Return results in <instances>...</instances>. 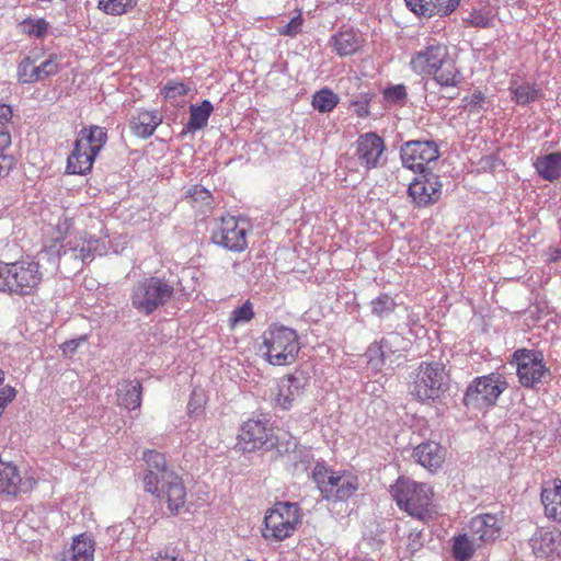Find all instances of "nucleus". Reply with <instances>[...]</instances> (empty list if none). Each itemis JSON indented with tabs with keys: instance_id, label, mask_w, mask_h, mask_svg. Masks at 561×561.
I'll return each instance as SVG.
<instances>
[{
	"instance_id": "c9c22d12",
	"label": "nucleus",
	"mask_w": 561,
	"mask_h": 561,
	"mask_svg": "<svg viewBox=\"0 0 561 561\" xmlns=\"http://www.w3.org/2000/svg\"><path fill=\"white\" fill-rule=\"evenodd\" d=\"M513 99L519 105H526L536 101L539 96V90L535 84L523 83L516 87H512Z\"/></svg>"
},
{
	"instance_id": "a19ab883",
	"label": "nucleus",
	"mask_w": 561,
	"mask_h": 561,
	"mask_svg": "<svg viewBox=\"0 0 561 561\" xmlns=\"http://www.w3.org/2000/svg\"><path fill=\"white\" fill-rule=\"evenodd\" d=\"M365 355L368 359V365L375 371H380L385 366L386 359L389 358L387 354L383 352V348L381 347L379 341H375L374 343H371L368 346Z\"/></svg>"
},
{
	"instance_id": "9d476101",
	"label": "nucleus",
	"mask_w": 561,
	"mask_h": 561,
	"mask_svg": "<svg viewBox=\"0 0 561 561\" xmlns=\"http://www.w3.org/2000/svg\"><path fill=\"white\" fill-rule=\"evenodd\" d=\"M391 494L397 505L409 515L424 519L428 514L433 492L427 484L400 478L391 486Z\"/></svg>"
},
{
	"instance_id": "c03bdc74",
	"label": "nucleus",
	"mask_w": 561,
	"mask_h": 561,
	"mask_svg": "<svg viewBox=\"0 0 561 561\" xmlns=\"http://www.w3.org/2000/svg\"><path fill=\"white\" fill-rule=\"evenodd\" d=\"M302 25V11L297 10L296 15L287 24L279 26L277 31L283 36L296 37L301 32Z\"/></svg>"
},
{
	"instance_id": "8fccbe9b",
	"label": "nucleus",
	"mask_w": 561,
	"mask_h": 561,
	"mask_svg": "<svg viewBox=\"0 0 561 561\" xmlns=\"http://www.w3.org/2000/svg\"><path fill=\"white\" fill-rule=\"evenodd\" d=\"M369 102L368 94H360L351 105L358 117H367L369 115Z\"/></svg>"
},
{
	"instance_id": "58836bf2",
	"label": "nucleus",
	"mask_w": 561,
	"mask_h": 561,
	"mask_svg": "<svg viewBox=\"0 0 561 561\" xmlns=\"http://www.w3.org/2000/svg\"><path fill=\"white\" fill-rule=\"evenodd\" d=\"M12 108L7 104H0V147L9 148L11 145V134L9 125L12 119Z\"/></svg>"
},
{
	"instance_id": "37998d69",
	"label": "nucleus",
	"mask_w": 561,
	"mask_h": 561,
	"mask_svg": "<svg viewBox=\"0 0 561 561\" xmlns=\"http://www.w3.org/2000/svg\"><path fill=\"white\" fill-rule=\"evenodd\" d=\"M65 243H60L58 239L53 241L50 244H45L41 251L43 260H47L54 266L57 265L58 261L65 259L64 256Z\"/></svg>"
},
{
	"instance_id": "864d4df0",
	"label": "nucleus",
	"mask_w": 561,
	"mask_h": 561,
	"mask_svg": "<svg viewBox=\"0 0 561 561\" xmlns=\"http://www.w3.org/2000/svg\"><path fill=\"white\" fill-rule=\"evenodd\" d=\"M87 341H88V335L84 334L77 339H72V340L64 342L60 345V348H61L64 355L71 356L77 352L78 347L80 345H82L83 343H85Z\"/></svg>"
},
{
	"instance_id": "052dcab7",
	"label": "nucleus",
	"mask_w": 561,
	"mask_h": 561,
	"mask_svg": "<svg viewBox=\"0 0 561 561\" xmlns=\"http://www.w3.org/2000/svg\"><path fill=\"white\" fill-rule=\"evenodd\" d=\"M549 263H554L561 261V249L560 248H549L547 252Z\"/></svg>"
},
{
	"instance_id": "7ed1b4c3",
	"label": "nucleus",
	"mask_w": 561,
	"mask_h": 561,
	"mask_svg": "<svg viewBox=\"0 0 561 561\" xmlns=\"http://www.w3.org/2000/svg\"><path fill=\"white\" fill-rule=\"evenodd\" d=\"M449 373L440 362H421L412 374L410 394L422 403L435 402L449 390Z\"/></svg>"
},
{
	"instance_id": "a18cd8bd",
	"label": "nucleus",
	"mask_w": 561,
	"mask_h": 561,
	"mask_svg": "<svg viewBox=\"0 0 561 561\" xmlns=\"http://www.w3.org/2000/svg\"><path fill=\"white\" fill-rule=\"evenodd\" d=\"M485 96L481 91H474L470 98L462 100V107L470 114H478L483 108Z\"/></svg>"
},
{
	"instance_id": "603ef678",
	"label": "nucleus",
	"mask_w": 561,
	"mask_h": 561,
	"mask_svg": "<svg viewBox=\"0 0 561 561\" xmlns=\"http://www.w3.org/2000/svg\"><path fill=\"white\" fill-rule=\"evenodd\" d=\"M8 148L0 147V178L9 175L10 171L15 164V160L11 154H7L4 151Z\"/></svg>"
},
{
	"instance_id": "79ce46f5",
	"label": "nucleus",
	"mask_w": 561,
	"mask_h": 561,
	"mask_svg": "<svg viewBox=\"0 0 561 561\" xmlns=\"http://www.w3.org/2000/svg\"><path fill=\"white\" fill-rule=\"evenodd\" d=\"M407 7L416 15L431 18L436 15L438 0H404Z\"/></svg>"
},
{
	"instance_id": "1a4fd4ad",
	"label": "nucleus",
	"mask_w": 561,
	"mask_h": 561,
	"mask_svg": "<svg viewBox=\"0 0 561 561\" xmlns=\"http://www.w3.org/2000/svg\"><path fill=\"white\" fill-rule=\"evenodd\" d=\"M321 496L327 501H345L357 490V478L351 473L337 472L325 466L317 463L311 473Z\"/></svg>"
},
{
	"instance_id": "72a5a7b5",
	"label": "nucleus",
	"mask_w": 561,
	"mask_h": 561,
	"mask_svg": "<svg viewBox=\"0 0 561 561\" xmlns=\"http://www.w3.org/2000/svg\"><path fill=\"white\" fill-rule=\"evenodd\" d=\"M536 548L547 556L561 557V531H545Z\"/></svg>"
},
{
	"instance_id": "680f3d73",
	"label": "nucleus",
	"mask_w": 561,
	"mask_h": 561,
	"mask_svg": "<svg viewBox=\"0 0 561 561\" xmlns=\"http://www.w3.org/2000/svg\"><path fill=\"white\" fill-rule=\"evenodd\" d=\"M350 561H375L373 558H368V557H359V558H354Z\"/></svg>"
},
{
	"instance_id": "393cba45",
	"label": "nucleus",
	"mask_w": 561,
	"mask_h": 561,
	"mask_svg": "<svg viewBox=\"0 0 561 561\" xmlns=\"http://www.w3.org/2000/svg\"><path fill=\"white\" fill-rule=\"evenodd\" d=\"M118 404L128 410H136L141 407L142 386L139 380H123L117 387Z\"/></svg>"
},
{
	"instance_id": "b1692460",
	"label": "nucleus",
	"mask_w": 561,
	"mask_h": 561,
	"mask_svg": "<svg viewBox=\"0 0 561 561\" xmlns=\"http://www.w3.org/2000/svg\"><path fill=\"white\" fill-rule=\"evenodd\" d=\"M537 174L547 182H554L561 178V150L539 156L533 162Z\"/></svg>"
},
{
	"instance_id": "473e14b6",
	"label": "nucleus",
	"mask_w": 561,
	"mask_h": 561,
	"mask_svg": "<svg viewBox=\"0 0 561 561\" xmlns=\"http://www.w3.org/2000/svg\"><path fill=\"white\" fill-rule=\"evenodd\" d=\"M339 96L332 90L324 88L317 91L312 96V106L320 113L332 112L339 104Z\"/></svg>"
},
{
	"instance_id": "a211bd4d",
	"label": "nucleus",
	"mask_w": 561,
	"mask_h": 561,
	"mask_svg": "<svg viewBox=\"0 0 561 561\" xmlns=\"http://www.w3.org/2000/svg\"><path fill=\"white\" fill-rule=\"evenodd\" d=\"M307 385L308 378L302 373L280 378L277 382L275 405L282 410L291 409L294 403L302 396Z\"/></svg>"
},
{
	"instance_id": "a878e982",
	"label": "nucleus",
	"mask_w": 561,
	"mask_h": 561,
	"mask_svg": "<svg viewBox=\"0 0 561 561\" xmlns=\"http://www.w3.org/2000/svg\"><path fill=\"white\" fill-rule=\"evenodd\" d=\"M21 484L19 468L10 461L0 460V495L16 496L21 491Z\"/></svg>"
},
{
	"instance_id": "ddd939ff",
	"label": "nucleus",
	"mask_w": 561,
	"mask_h": 561,
	"mask_svg": "<svg viewBox=\"0 0 561 561\" xmlns=\"http://www.w3.org/2000/svg\"><path fill=\"white\" fill-rule=\"evenodd\" d=\"M252 230L251 222L243 217L222 216L211 234L215 244L231 252H243L248 248V236Z\"/></svg>"
},
{
	"instance_id": "bb28decb",
	"label": "nucleus",
	"mask_w": 561,
	"mask_h": 561,
	"mask_svg": "<svg viewBox=\"0 0 561 561\" xmlns=\"http://www.w3.org/2000/svg\"><path fill=\"white\" fill-rule=\"evenodd\" d=\"M94 542L90 536L82 534L73 539L69 550L64 552L60 561H93Z\"/></svg>"
},
{
	"instance_id": "7c9ffc66",
	"label": "nucleus",
	"mask_w": 561,
	"mask_h": 561,
	"mask_svg": "<svg viewBox=\"0 0 561 561\" xmlns=\"http://www.w3.org/2000/svg\"><path fill=\"white\" fill-rule=\"evenodd\" d=\"M379 342L389 358L393 355H401V353L407 352L411 344L410 340L394 331L383 335Z\"/></svg>"
},
{
	"instance_id": "aec40b11",
	"label": "nucleus",
	"mask_w": 561,
	"mask_h": 561,
	"mask_svg": "<svg viewBox=\"0 0 561 561\" xmlns=\"http://www.w3.org/2000/svg\"><path fill=\"white\" fill-rule=\"evenodd\" d=\"M412 456L423 468L435 472L445 461L446 449L436 442H426L417 445Z\"/></svg>"
},
{
	"instance_id": "f8f14e48",
	"label": "nucleus",
	"mask_w": 561,
	"mask_h": 561,
	"mask_svg": "<svg viewBox=\"0 0 561 561\" xmlns=\"http://www.w3.org/2000/svg\"><path fill=\"white\" fill-rule=\"evenodd\" d=\"M511 364L516 366L518 381L525 388L535 389L551 379L540 351L518 348L513 353Z\"/></svg>"
},
{
	"instance_id": "e433bc0d",
	"label": "nucleus",
	"mask_w": 561,
	"mask_h": 561,
	"mask_svg": "<svg viewBox=\"0 0 561 561\" xmlns=\"http://www.w3.org/2000/svg\"><path fill=\"white\" fill-rule=\"evenodd\" d=\"M474 553V546L467 535L454 538L453 556L456 561H468Z\"/></svg>"
},
{
	"instance_id": "5fc2aeb1",
	"label": "nucleus",
	"mask_w": 561,
	"mask_h": 561,
	"mask_svg": "<svg viewBox=\"0 0 561 561\" xmlns=\"http://www.w3.org/2000/svg\"><path fill=\"white\" fill-rule=\"evenodd\" d=\"M461 0H438L436 14L439 16H448L457 10Z\"/></svg>"
},
{
	"instance_id": "0e129e2a",
	"label": "nucleus",
	"mask_w": 561,
	"mask_h": 561,
	"mask_svg": "<svg viewBox=\"0 0 561 561\" xmlns=\"http://www.w3.org/2000/svg\"><path fill=\"white\" fill-rule=\"evenodd\" d=\"M458 93H456L455 95H449L448 99H454L455 96H457Z\"/></svg>"
},
{
	"instance_id": "412c9836",
	"label": "nucleus",
	"mask_w": 561,
	"mask_h": 561,
	"mask_svg": "<svg viewBox=\"0 0 561 561\" xmlns=\"http://www.w3.org/2000/svg\"><path fill=\"white\" fill-rule=\"evenodd\" d=\"M161 123L162 116L158 111L140 110L131 116L129 128L135 136L146 139L153 135Z\"/></svg>"
},
{
	"instance_id": "9b49d317",
	"label": "nucleus",
	"mask_w": 561,
	"mask_h": 561,
	"mask_svg": "<svg viewBox=\"0 0 561 561\" xmlns=\"http://www.w3.org/2000/svg\"><path fill=\"white\" fill-rule=\"evenodd\" d=\"M507 388L506 378L497 371L476 377L465 391L463 403L476 409L493 407Z\"/></svg>"
},
{
	"instance_id": "49530a36",
	"label": "nucleus",
	"mask_w": 561,
	"mask_h": 561,
	"mask_svg": "<svg viewBox=\"0 0 561 561\" xmlns=\"http://www.w3.org/2000/svg\"><path fill=\"white\" fill-rule=\"evenodd\" d=\"M408 96L407 88L404 84L391 85L383 90V99L392 104L403 102Z\"/></svg>"
},
{
	"instance_id": "6e6d98bb",
	"label": "nucleus",
	"mask_w": 561,
	"mask_h": 561,
	"mask_svg": "<svg viewBox=\"0 0 561 561\" xmlns=\"http://www.w3.org/2000/svg\"><path fill=\"white\" fill-rule=\"evenodd\" d=\"M16 391L11 386H5L0 389V416L2 415L5 407L13 401Z\"/></svg>"
},
{
	"instance_id": "6ab92c4d",
	"label": "nucleus",
	"mask_w": 561,
	"mask_h": 561,
	"mask_svg": "<svg viewBox=\"0 0 561 561\" xmlns=\"http://www.w3.org/2000/svg\"><path fill=\"white\" fill-rule=\"evenodd\" d=\"M239 438L244 450L252 451L262 448L270 439V430L266 422L248 420L241 426Z\"/></svg>"
},
{
	"instance_id": "de8ad7c7",
	"label": "nucleus",
	"mask_w": 561,
	"mask_h": 561,
	"mask_svg": "<svg viewBox=\"0 0 561 561\" xmlns=\"http://www.w3.org/2000/svg\"><path fill=\"white\" fill-rule=\"evenodd\" d=\"M185 197L194 203L208 205L211 199V193L202 185H193L187 190Z\"/></svg>"
},
{
	"instance_id": "f03ea898",
	"label": "nucleus",
	"mask_w": 561,
	"mask_h": 561,
	"mask_svg": "<svg viewBox=\"0 0 561 561\" xmlns=\"http://www.w3.org/2000/svg\"><path fill=\"white\" fill-rule=\"evenodd\" d=\"M410 68L416 75L433 76V80L443 89H457L463 80L448 47L436 42L416 51L410 60Z\"/></svg>"
},
{
	"instance_id": "c85d7f7f",
	"label": "nucleus",
	"mask_w": 561,
	"mask_h": 561,
	"mask_svg": "<svg viewBox=\"0 0 561 561\" xmlns=\"http://www.w3.org/2000/svg\"><path fill=\"white\" fill-rule=\"evenodd\" d=\"M331 43L339 56H348L360 47L359 37L353 32H340L332 36Z\"/></svg>"
},
{
	"instance_id": "5701e85b",
	"label": "nucleus",
	"mask_w": 561,
	"mask_h": 561,
	"mask_svg": "<svg viewBox=\"0 0 561 561\" xmlns=\"http://www.w3.org/2000/svg\"><path fill=\"white\" fill-rule=\"evenodd\" d=\"M541 502L549 519L561 522V480L553 479L541 490Z\"/></svg>"
},
{
	"instance_id": "3c124183",
	"label": "nucleus",
	"mask_w": 561,
	"mask_h": 561,
	"mask_svg": "<svg viewBox=\"0 0 561 561\" xmlns=\"http://www.w3.org/2000/svg\"><path fill=\"white\" fill-rule=\"evenodd\" d=\"M39 66L42 69V73L45 78L54 76V75L58 73L60 70V64L58 61L57 55H50Z\"/></svg>"
},
{
	"instance_id": "4c0bfd02",
	"label": "nucleus",
	"mask_w": 561,
	"mask_h": 561,
	"mask_svg": "<svg viewBox=\"0 0 561 561\" xmlns=\"http://www.w3.org/2000/svg\"><path fill=\"white\" fill-rule=\"evenodd\" d=\"M371 313L378 318H385L391 314L397 304L394 299L388 294H380L370 302Z\"/></svg>"
},
{
	"instance_id": "0eeeda50",
	"label": "nucleus",
	"mask_w": 561,
	"mask_h": 561,
	"mask_svg": "<svg viewBox=\"0 0 561 561\" xmlns=\"http://www.w3.org/2000/svg\"><path fill=\"white\" fill-rule=\"evenodd\" d=\"M300 520L298 503L277 502L265 513L262 536L267 541L280 542L294 535Z\"/></svg>"
},
{
	"instance_id": "bf43d9fd",
	"label": "nucleus",
	"mask_w": 561,
	"mask_h": 561,
	"mask_svg": "<svg viewBox=\"0 0 561 561\" xmlns=\"http://www.w3.org/2000/svg\"><path fill=\"white\" fill-rule=\"evenodd\" d=\"M27 79L30 82L34 83V82L42 81L46 78L42 73L41 66H35L34 64H32L31 70H30V76L27 77Z\"/></svg>"
},
{
	"instance_id": "cd10ccee",
	"label": "nucleus",
	"mask_w": 561,
	"mask_h": 561,
	"mask_svg": "<svg viewBox=\"0 0 561 561\" xmlns=\"http://www.w3.org/2000/svg\"><path fill=\"white\" fill-rule=\"evenodd\" d=\"M214 111L213 104L208 100H204L199 105L192 104L190 106V118L185 125L187 131L203 129Z\"/></svg>"
},
{
	"instance_id": "13d9d810",
	"label": "nucleus",
	"mask_w": 561,
	"mask_h": 561,
	"mask_svg": "<svg viewBox=\"0 0 561 561\" xmlns=\"http://www.w3.org/2000/svg\"><path fill=\"white\" fill-rule=\"evenodd\" d=\"M151 561H184V560L179 557V554L175 552V550L164 549V550H159L156 553V556L152 557Z\"/></svg>"
},
{
	"instance_id": "4d7b16f0",
	"label": "nucleus",
	"mask_w": 561,
	"mask_h": 561,
	"mask_svg": "<svg viewBox=\"0 0 561 561\" xmlns=\"http://www.w3.org/2000/svg\"><path fill=\"white\" fill-rule=\"evenodd\" d=\"M34 64V60L31 57H24L22 61L18 66V79L22 83H31L27 79L30 76L31 66Z\"/></svg>"
},
{
	"instance_id": "2eb2a0df",
	"label": "nucleus",
	"mask_w": 561,
	"mask_h": 561,
	"mask_svg": "<svg viewBox=\"0 0 561 561\" xmlns=\"http://www.w3.org/2000/svg\"><path fill=\"white\" fill-rule=\"evenodd\" d=\"M105 252L106 247L103 241L88 233H82L65 243L64 256L65 260H73L83 265L90 263L96 254L103 255Z\"/></svg>"
},
{
	"instance_id": "dca6fc26",
	"label": "nucleus",
	"mask_w": 561,
	"mask_h": 561,
	"mask_svg": "<svg viewBox=\"0 0 561 561\" xmlns=\"http://www.w3.org/2000/svg\"><path fill=\"white\" fill-rule=\"evenodd\" d=\"M409 185L408 194L417 207L435 204L442 195V183L438 175L432 172L420 173Z\"/></svg>"
},
{
	"instance_id": "f3484780",
	"label": "nucleus",
	"mask_w": 561,
	"mask_h": 561,
	"mask_svg": "<svg viewBox=\"0 0 561 561\" xmlns=\"http://www.w3.org/2000/svg\"><path fill=\"white\" fill-rule=\"evenodd\" d=\"M386 145L383 138L374 131L360 135L356 140L355 156L367 170L382 165Z\"/></svg>"
},
{
	"instance_id": "4be33fe9",
	"label": "nucleus",
	"mask_w": 561,
	"mask_h": 561,
	"mask_svg": "<svg viewBox=\"0 0 561 561\" xmlns=\"http://www.w3.org/2000/svg\"><path fill=\"white\" fill-rule=\"evenodd\" d=\"M472 536L480 541L494 540L500 536L501 527L496 516L483 514L473 517L469 524Z\"/></svg>"
},
{
	"instance_id": "f257e3e1",
	"label": "nucleus",
	"mask_w": 561,
	"mask_h": 561,
	"mask_svg": "<svg viewBox=\"0 0 561 561\" xmlns=\"http://www.w3.org/2000/svg\"><path fill=\"white\" fill-rule=\"evenodd\" d=\"M147 471L142 477L144 489L167 504L171 515H179L186 503V489L181 477L168 468L163 454L146 450L142 456Z\"/></svg>"
},
{
	"instance_id": "e2e57ef3",
	"label": "nucleus",
	"mask_w": 561,
	"mask_h": 561,
	"mask_svg": "<svg viewBox=\"0 0 561 561\" xmlns=\"http://www.w3.org/2000/svg\"><path fill=\"white\" fill-rule=\"evenodd\" d=\"M4 378H5V374H4V371L0 368V386L3 383Z\"/></svg>"
},
{
	"instance_id": "423d86ee",
	"label": "nucleus",
	"mask_w": 561,
	"mask_h": 561,
	"mask_svg": "<svg viewBox=\"0 0 561 561\" xmlns=\"http://www.w3.org/2000/svg\"><path fill=\"white\" fill-rule=\"evenodd\" d=\"M107 141V131L104 127L92 125L83 127L75 141L73 149L67 158V172L70 174H85Z\"/></svg>"
},
{
	"instance_id": "39448f33",
	"label": "nucleus",
	"mask_w": 561,
	"mask_h": 561,
	"mask_svg": "<svg viewBox=\"0 0 561 561\" xmlns=\"http://www.w3.org/2000/svg\"><path fill=\"white\" fill-rule=\"evenodd\" d=\"M43 280V273L38 262L15 261L5 263L0 261V291L14 296L33 295Z\"/></svg>"
},
{
	"instance_id": "20e7f679",
	"label": "nucleus",
	"mask_w": 561,
	"mask_h": 561,
	"mask_svg": "<svg viewBox=\"0 0 561 561\" xmlns=\"http://www.w3.org/2000/svg\"><path fill=\"white\" fill-rule=\"evenodd\" d=\"M261 339L260 352L271 365L287 366L296 362L301 346L294 329L272 324L263 332Z\"/></svg>"
},
{
	"instance_id": "6e6552de",
	"label": "nucleus",
	"mask_w": 561,
	"mask_h": 561,
	"mask_svg": "<svg viewBox=\"0 0 561 561\" xmlns=\"http://www.w3.org/2000/svg\"><path fill=\"white\" fill-rule=\"evenodd\" d=\"M174 295L171 282L159 276H150L138 282L130 295L131 306L146 316L165 306Z\"/></svg>"
},
{
	"instance_id": "2f4dec72",
	"label": "nucleus",
	"mask_w": 561,
	"mask_h": 561,
	"mask_svg": "<svg viewBox=\"0 0 561 561\" xmlns=\"http://www.w3.org/2000/svg\"><path fill=\"white\" fill-rule=\"evenodd\" d=\"M494 15L489 8L473 9L468 16L462 19L466 27L489 28L493 26Z\"/></svg>"
},
{
	"instance_id": "ea45409f",
	"label": "nucleus",
	"mask_w": 561,
	"mask_h": 561,
	"mask_svg": "<svg viewBox=\"0 0 561 561\" xmlns=\"http://www.w3.org/2000/svg\"><path fill=\"white\" fill-rule=\"evenodd\" d=\"M253 305L247 300L242 306L234 308L229 317V327L231 329L250 322L254 318Z\"/></svg>"
},
{
	"instance_id": "f704fd0d",
	"label": "nucleus",
	"mask_w": 561,
	"mask_h": 561,
	"mask_svg": "<svg viewBox=\"0 0 561 561\" xmlns=\"http://www.w3.org/2000/svg\"><path fill=\"white\" fill-rule=\"evenodd\" d=\"M22 33L35 38H44L49 28V23L43 18H27L20 23Z\"/></svg>"
},
{
	"instance_id": "4468645a",
	"label": "nucleus",
	"mask_w": 561,
	"mask_h": 561,
	"mask_svg": "<svg viewBox=\"0 0 561 561\" xmlns=\"http://www.w3.org/2000/svg\"><path fill=\"white\" fill-rule=\"evenodd\" d=\"M439 157V147L433 139L409 140L400 147L402 165L413 172H432Z\"/></svg>"
},
{
	"instance_id": "09e8293b",
	"label": "nucleus",
	"mask_w": 561,
	"mask_h": 561,
	"mask_svg": "<svg viewBox=\"0 0 561 561\" xmlns=\"http://www.w3.org/2000/svg\"><path fill=\"white\" fill-rule=\"evenodd\" d=\"M190 88L183 82H168L163 88V94L165 99H176L184 96L188 93Z\"/></svg>"
},
{
	"instance_id": "c756f323",
	"label": "nucleus",
	"mask_w": 561,
	"mask_h": 561,
	"mask_svg": "<svg viewBox=\"0 0 561 561\" xmlns=\"http://www.w3.org/2000/svg\"><path fill=\"white\" fill-rule=\"evenodd\" d=\"M139 0H98V9L106 15L122 16L135 11Z\"/></svg>"
}]
</instances>
